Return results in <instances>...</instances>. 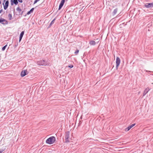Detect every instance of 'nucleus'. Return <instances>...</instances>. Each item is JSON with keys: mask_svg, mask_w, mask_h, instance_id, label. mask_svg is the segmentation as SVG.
<instances>
[{"mask_svg": "<svg viewBox=\"0 0 153 153\" xmlns=\"http://www.w3.org/2000/svg\"><path fill=\"white\" fill-rule=\"evenodd\" d=\"M56 140V138L54 136H52L48 139L46 141V143L49 144H51L53 143Z\"/></svg>", "mask_w": 153, "mask_h": 153, "instance_id": "f257e3e1", "label": "nucleus"}, {"mask_svg": "<svg viewBox=\"0 0 153 153\" xmlns=\"http://www.w3.org/2000/svg\"><path fill=\"white\" fill-rule=\"evenodd\" d=\"M70 137V132L69 131H67L65 134V142H69V138Z\"/></svg>", "mask_w": 153, "mask_h": 153, "instance_id": "f03ea898", "label": "nucleus"}, {"mask_svg": "<svg viewBox=\"0 0 153 153\" xmlns=\"http://www.w3.org/2000/svg\"><path fill=\"white\" fill-rule=\"evenodd\" d=\"M120 63V58L118 57H117L116 58V69L117 70L119 66Z\"/></svg>", "mask_w": 153, "mask_h": 153, "instance_id": "7ed1b4c3", "label": "nucleus"}, {"mask_svg": "<svg viewBox=\"0 0 153 153\" xmlns=\"http://www.w3.org/2000/svg\"><path fill=\"white\" fill-rule=\"evenodd\" d=\"M27 74V70H23L21 72V76L22 77H23Z\"/></svg>", "mask_w": 153, "mask_h": 153, "instance_id": "20e7f679", "label": "nucleus"}, {"mask_svg": "<svg viewBox=\"0 0 153 153\" xmlns=\"http://www.w3.org/2000/svg\"><path fill=\"white\" fill-rule=\"evenodd\" d=\"M4 5V9L5 10H6L7 8L8 4H9V1L8 0L4 4V3L3 4Z\"/></svg>", "mask_w": 153, "mask_h": 153, "instance_id": "39448f33", "label": "nucleus"}, {"mask_svg": "<svg viewBox=\"0 0 153 153\" xmlns=\"http://www.w3.org/2000/svg\"><path fill=\"white\" fill-rule=\"evenodd\" d=\"M18 3L17 0H10V4L11 5H13L14 4L16 5Z\"/></svg>", "mask_w": 153, "mask_h": 153, "instance_id": "423d86ee", "label": "nucleus"}, {"mask_svg": "<svg viewBox=\"0 0 153 153\" xmlns=\"http://www.w3.org/2000/svg\"><path fill=\"white\" fill-rule=\"evenodd\" d=\"M145 6L147 8L153 7V2L150 3H147L146 4Z\"/></svg>", "mask_w": 153, "mask_h": 153, "instance_id": "0eeeda50", "label": "nucleus"}, {"mask_svg": "<svg viewBox=\"0 0 153 153\" xmlns=\"http://www.w3.org/2000/svg\"><path fill=\"white\" fill-rule=\"evenodd\" d=\"M65 0H62L60 4L59 7V10L61 9V8L62 7V6H63L64 2H65Z\"/></svg>", "mask_w": 153, "mask_h": 153, "instance_id": "6e6552de", "label": "nucleus"}, {"mask_svg": "<svg viewBox=\"0 0 153 153\" xmlns=\"http://www.w3.org/2000/svg\"><path fill=\"white\" fill-rule=\"evenodd\" d=\"M135 125H131V126H129L128 127L126 128L125 129V131H129L131 128L133 127Z\"/></svg>", "mask_w": 153, "mask_h": 153, "instance_id": "1a4fd4ad", "label": "nucleus"}, {"mask_svg": "<svg viewBox=\"0 0 153 153\" xmlns=\"http://www.w3.org/2000/svg\"><path fill=\"white\" fill-rule=\"evenodd\" d=\"M89 44L91 45H94L96 44V42L93 40H90L89 41Z\"/></svg>", "mask_w": 153, "mask_h": 153, "instance_id": "9d476101", "label": "nucleus"}, {"mask_svg": "<svg viewBox=\"0 0 153 153\" xmlns=\"http://www.w3.org/2000/svg\"><path fill=\"white\" fill-rule=\"evenodd\" d=\"M24 31L22 32L21 33L20 35V37H19V42H20L21 41V39H22L23 36L24 34Z\"/></svg>", "mask_w": 153, "mask_h": 153, "instance_id": "9b49d317", "label": "nucleus"}, {"mask_svg": "<svg viewBox=\"0 0 153 153\" xmlns=\"http://www.w3.org/2000/svg\"><path fill=\"white\" fill-rule=\"evenodd\" d=\"M34 9V8H32V9H31L30 10V11H29L28 12H27V14L29 15L31 13H32L33 12Z\"/></svg>", "mask_w": 153, "mask_h": 153, "instance_id": "f8f14e48", "label": "nucleus"}, {"mask_svg": "<svg viewBox=\"0 0 153 153\" xmlns=\"http://www.w3.org/2000/svg\"><path fill=\"white\" fill-rule=\"evenodd\" d=\"M6 146L3 147L1 149H0V153H1L4 151L6 149Z\"/></svg>", "mask_w": 153, "mask_h": 153, "instance_id": "ddd939ff", "label": "nucleus"}, {"mask_svg": "<svg viewBox=\"0 0 153 153\" xmlns=\"http://www.w3.org/2000/svg\"><path fill=\"white\" fill-rule=\"evenodd\" d=\"M4 22H5L6 23H7V21H6L4 19L2 18L0 19V23H1Z\"/></svg>", "mask_w": 153, "mask_h": 153, "instance_id": "4468645a", "label": "nucleus"}, {"mask_svg": "<svg viewBox=\"0 0 153 153\" xmlns=\"http://www.w3.org/2000/svg\"><path fill=\"white\" fill-rule=\"evenodd\" d=\"M117 12V9H115L114 10L113 13L114 14H115Z\"/></svg>", "mask_w": 153, "mask_h": 153, "instance_id": "2eb2a0df", "label": "nucleus"}, {"mask_svg": "<svg viewBox=\"0 0 153 153\" xmlns=\"http://www.w3.org/2000/svg\"><path fill=\"white\" fill-rule=\"evenodd\" d=\"M7 46V45H5L2 48V50L3 51H4L5 50L6 48V47Z\"/></svg>", "mask_w": 153, "mask_h": 153, "instance_id": "dca6fc26", "label": "nucleus"}, {"mask_svg": "<svg viewBox=\"0 0 153 153\" xmlns=\"http://www.w3.org/2000/svg\"><path fill=\"white\" fill-rule=\"evenodd\" d=\"M149 88H146L145 90V91L144 92V93L146 92V93L148 92L149 91Z\"/></svg>", "mask_w": 153, "mask_h": 153, "instance_id": "f3484780", "label": "nucleus"}, {"mask_svg": "<svg viewBox=\"0 0 153 153\" xmlns=\"http://www.w3.org/2000/svg\"><path fill=\"white\" fill-rule=\"evenodd\" d=\"M79 52V50H77L75 52H74V53L76 54V55H77V54Z\"/></svg>", "mask_w": 153, "mask_h": 153, "instance_id": "a211bd4d", "label": "nucleus"}, {"mask_svg": "<svg viewBox=\"0 0 153 153\" xmlns=\"http://www.w3.org/2000/svg\"><path fill=\"white\" fill-rule=\"evenodd\" d=\"M17 10L20 12L21 11V10L19 7H17L16 9Z\"/></svg>", "mask_w": 153, "mask_h": 153, "instance_id": "6ab92c4d", "label": "nucleus"}, {"mask_svg": "<svg viewBox=\"0 0 153 153\" xmlns=\"http://www.w3.org/2000/svg\"><path fill=\"white\" fill-rule=\"evenodd\" d=\"M40 0H35L34 1V4H36V3L38 1H39Z\"/></svg>", "mask_w": 153, "mask_h": 153, "instance_id": "aec40b11", "label": "nucleus"}, {"mask_svg": "<svg viewBox=\"0 0 153 153\" xmlns=\"http://www.w3.org/2000/svg\"><path fill=\"white\" fill-rule=\"evenodd\" d=\"M55 20V19H53V21L51 22V24H52L54 23V21Z\"/></svg>", "mask_w": 153, "mask_h": 153, "instance_id": "412c9836", "label": "nucleus"}, {"mask_svg": "<svg viewBox=\"0 0 153 153\" xmlns=\"http://www.w3.org/2000/svg\"><path fill=\"white\" fill-rule=\"evenodd\" d=\"M68 67L69 68H72L73 67V65H70L68 66Z\"/></svg>", "mask_w": 153, "mask_h": 153, "instance_id": "4be33fe9", "label": "nucleus"}, {"mask_svg": "<svg viewBox=\"0 0 153 153\" xmlns=\"http://www.w3.org/2000/svg\"><path fill=\"white\" fill-rule=\"evenodd\" d=\"M18 0L20 3H22L23 2V1L22 0Z\"/></svg>", "mask_w": 153, "mask_h": 153, "instance_id": "5701e85b", "label": "nucleus"}, {"mask_svg": "<svg viewBox=\"0 0 153 153\" xmlns=\"http://www.w3.org/2000/svg\"><path fill=\"white\" fill-rule=\"evenodd\" d=\"M2 12V10H0V13H1Z\"/></svg>", "mask_w": 153, "mask_h": 153, "instance_id": "b1692460", "label": "nucleus"}, {"mask_svg": "<svg viewBox=\"0 0 153 153\" xmlns=\"http://www.w3.org/2000/svg\"><path fill=\"white\" fill-rule=\"evenodd\" d=\"M5 0H4V1Z\"/></svg>", "mask_w": 153, "mask_h": 153, "instance_id": "393cba45", "label": "nucleus"}]
</instances>
